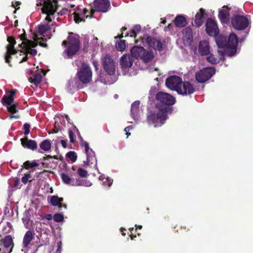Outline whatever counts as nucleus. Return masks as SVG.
<instances>
[{
  "label": "nucleus",
  "mask_w": 253,
  "mask_h": 253,
  "mask_svg": "<svg viewBox=\"0 0 253 253\" xmlns=\"http://www.w3.org/2000/svg\"><path fill=\"white\" fill-rule=\"evenodd\" d=\"M24 33L19 36L20 41H22V42L18 45V48L15 49L14 45L16 44V41L12 37H7V41L9 43L6 46V52L4 56L5 62L9 64V66H11L10 62L11 59V56L16 54L18 51H20L21 52H24L26 55L24 56L20 63L25 62L27 60V55L30 54L32 56H35L37 54V50L32 49V48L35 47L37 46L38 43L43 47H46L47 44L46 43H42L41 42V40L43 41H46V40L43 38H38L37 36L34 35L33 39L34 41L28 40L26 38Z\"/></svg>",
  "instance_id": "1"
},
{
  "label": "nucleus",
  "mask_w": 253,
  "mask_h": 253,
  "mask_svg": "<svg viewBox=\"0 0 253 253\" xmlns=\"http://www.w3.org/2000/svg\"><path fill=\"white\" fill-rule=\"evenodd\" d=\"M215 41L219 47L227 48L228 55L232 56L235 54L238 42V38L235 34H230L228 41L226 37L221 36L216 37Z\"/></svg>",
  "instance_id": "2"
},
{
  "label": "nucleus",
  "mask_w": 253,
  "mask_h": 253,
  "mask_svg": "<svg viewBox=\"0 0 253 253\" xmlns=\"http://www.w3.org/2000/svg\"><path fill=\"white\" fill-rule=\"evenodd\" d=\"M56 0H37L38 5H42V10L46 14L45 20L48 22L52 21V16L56 11Z\"/></svg>",
  "instance_id": "3"
},
{
  "label": "nucleus",
  "mask_w": 253,
  "mask_h": 253,
  "mask_svg": "<svg viewBox=\"0 0 253 253\" xmlns=\"http://www.w3.org/2000/svg\"><path fill=\"white\" fill-rule=\"evenodd\" d=\"M158 111L149 114L147 117V121L149 124L160 123V126L164 124L163 122L167 119L169 108L166 106L159 107L157 105Z\"/></svg>",
  "instance_id": "4"
},
{
  "label": "nucleus",
  "mask_w": 253,
  "mask_h": 253,
  "mask_svg": "<svg viewBox=\"0 0 253 253\" xmlns=\"http://www.w3.org/2000/svg\"><path fill=\"white\" fill-rule=\"evenodd\" d=\"M132 56L135 59L140 58L145 63L152 61L154 57L153 51L146 50L141 46H134L131 49Z\"/></svg>",
  "instance_id": "5"
},
{
  "label": "nucleus",
  "mask_w": 253,
  "mask_h": 253,
  "mask_svg": "<svg viewBox=\"0 0 253 253\" xmlns=\"http://www.w3.org/2000/svg\"><path fill=\"white\" fill-rule=\"evenodd\" d=\"M68 44L67 49L64 52L67 58H72L80 49V42L77 37L70 35L68 37Z\"/></svg>",
  "instance_id": "6"
},
{
  "label": "nucleus",
  "mask_w": 253,
  "mask_h": 253,
  "mask_svg": "<svg viewBox=\"0 0 253 253\" xmlns=\"http://www.w3.org/2000/svg\"><path fill=\"white\" fill-rule=\"evenodd\" d=\"M79 80L83 84L89 83L92 79V73L90 67L86 63H83L77 72Z\"/></svg>",
  "instance_id": "7"
},
{
  "label": "nucleus",
  "mask_w": 253,
  "mask_h": 253,
  "mask_svg": "<svg viewBox=\"0 0 253 253\" xmlns=\"http://www.w3.org/2000/svg\"><path fill=\"white\" fill-rule=\"evenodd\" d=\"M102 62L103 69L108 74L113 75L115 74L118 63L110 55H106L104 57Z\"/></svg>",
  "instance_id": "8"
},
{
  "label": "nucleus",
  "mask_w": 253,
  "mask_h": 253,
  "mask_svg": "<svg viewBox=\"0 0 253 253\" xmlns=\"http://www.w3.org/2000/svg\"><path fill=\"white\" fill-rule=\"evenodd\" d=\"M215 71L213 67L203 68L196 73V79L199 83H205L214 74Z\"/></svg>",
  "instance_id": "9"
},
{
  "label": "nucleus",
  "mask_w": 253,
  "mask_h": 253,
  "mask_svg": "<svg viewBox=\"0 0 253 253\" xmlns=\"http://www.w3.org/2000/svg\"><path fill=\"white\" fill-rule=\"evenodd\" d=\"M110 6V2L108 0H95L93 2V6L90 11L91 15L95 11L106 12Z\"/></svg>",
  "instance_id": "10"
},
{
  "label": "nucleus",
  "mask_w": 253,
  "mask_h": 253,
  "mask_svg": "<svg viewBox=\"0 0 253 253\" xmlns=\"http://www.w3.org/2000/svg\"><path fill=\"white\" fill-rule=\"evenodd\" d=\"M232 24L236 29H245L249 24L248 19L244 16L235 15L231 20Z\"/></svg>",
  "instance_id": "11"
},
{
  "label": "nucleus",
  "mask_w": 253,
  "mask_h": 253,
  "mask_svg": "<svg viewBox=\"0 0 253 253\" xmlns=\"http://www.w3.org/2000/svg\"><path fill=\"white\" fill-rule=\"evenodd\" d=\"M16 91L15 90H12L10 92L8 96L4 95L1 99L2 101L6 104L7 110L11 114L16 113L18 110L16 108V105L14 104L13 96L15 95Z\"/></svg>",
  "instance_id": "12"
},
{
  "label": "nucleus",
  "mask_w": 253,
  "mask_h": 253,
  "mask_svg": "<svg viewBox=\"0 0 253 253\" xmlns=\"http://www.w3.org/2000/svg\"><path fill=\"white\" fill-rule=\"evenodd\" d=\"M81 139L82 140L81 145L84 147L87 158L86 161H84V163L88 165L89 163L91 164L94 162L96 163L94 152L89 148L88 143L87 142L83 141L82 138H81Z\"/></svg>",
  "instance_id": "13"
},
{
  "label": "nucleus",
  "mask_w": 253,
  "mask_h": 253,
  "mask_svg": "<svg viewBox=\"0 0 253 253\" xmlns=\"http://www.w3.org/2000/svg\"><path fill=\"white\" fill-rule=\"evenodd\" d=\"M182 82V79L178 76H172L168 78L166 81V86L171 90L177 91Z\"/></svg>",
  "instance_id": "14"
},
{
  "label": "nucleus",
  "mask_w": 253,
  "mask_h": 253,
  "mask_svg": "<svg viewBox=\"0 0 253 253\" xmlns=\"http://www.w3.org/2000/svg\"><path fill=\"white\" fill-rule=\"evenodd\" d=\"M156 99L161 103L167 105H172L175 102V98L172 96L163 92H159L157 94Z\"/></svg>",
  "instance_id": "15"
},
{
  "label": "nucleus",
  "mask_w": 253,
  "mask_h": 253,
  "mask_svg": "<svg viewBox=\"0 0 253 253\" xmlns=\"http://www.w3.org/2000/svg\"><path fill=\"white\" fill-rule=\"evenodd\" d=\"M61 178L64 183L72 186H90L91 185V183L87 182V184H85L84 181L80 179L75 181L73 178H71L68 175L65 173L61 174Z\"/></svg>",
  "instance_id": "16"
},
{
  "label": "nucleus",
  "mask_w": 253,
  "mask_h": 253,
  "mask_svg": "<svg viewBox=\"0 0 253 253\" xmlns=\"http://www.w3.org/2000/svg\"><path fill=\"white\" fill-rule=\"evenodd\" d=\"M195 91L193 85L189 82H181L179 87L177 88V93L179 94L187 95L193 93Z\"/></svg>",
  "instance_id": "17"
},
{
  "label": "nucleus",
  "mask_w": 253,
  "mask_h": 253,
  "mask_svg": "<svg viewBox=\"0 0 253 253\" xmlns=\"http://www.w3.org/2000/svg\"><path fill=\"white\" fill-rule=\"evenodd\" d=\"M207 33L211 36L216 37L219 33V29L216 22L209 18L207 20L206 23Z\"/></svg>",
  "instance_id": "18"
},
{
  "label": "nucleus",
  "mask_w": 253,
  "mask_h": 253,
  "mask_svg": "<svg viewBox=\"0 0 253 253\" xmlns=\"http://www.w3.org/2000/svg\"><path fill=\"white\" fill-rule=\"evenodd\" d=\"M135 57L132 54H124L120 58V64L123 69H126L132 66Z\"/></svg>",
  "instance_id": "19"
},
{
  "label": "nucleus",
  "mask_w": 253,
  "mask_h": 253,
  "mask_svg": "<svg viewBox=\"0 0 253 253\" xmlns=\"http://www.w3.org/2000/svg\"><path fill=\"white\" fill-rule=\"evenodd\" d=\"M147 42L149 46L155 50H161L163 48V44L161 41L153 38L148 37L147 39Z\"/></svg>",
  "instance_id": "20"
},
{
  "label": "nucleus",
  "mask_w": 253,
  "mask_h": 253,
  "mask_svg": "<svg viewBox=\"0 0 253 253\" xmlns=\"http://www.w3.org/2000/svg\"><path fill=\"white\" fill-rule=\"evenodd\" d=\"M199 51L201 55H206L210 53V45L207 41L204 40L199 42Z\"/></svg>",
  "instance_id": "21"
},
{
  "label": "nucleus",
  "mask_w": 253,
  "mask_h": 253,
  "mask_svg": "<svg viewBox=\"0 0 253 253\" xmlns=\"http://www.w3.org/2000/svg\"><path fill=\"white\" fill-rule=\"evenodd\" d=\"M21 144L24 148L32 149H37V144L35 140L28 139L27 137L21 139Z\"/></svg>",
  "instance_id": "22"
},
{
  "label": "nucleus",
  "mask_w": 253,
  "mask_h": 253,
  "mask_svg": "<svg viewBox=\"0 0 253 253\" xmlns=\"http://www.w3.org/2000/svg\"><path fill=\"white\" fill-rule=\"evenodd\" d=\"M43 71H38L37 72L34 73L29 78V80L30 82L34 84L35 85L39 84L42 80V74Z\"/></svg>",
  "instance_id": "23"
},
{
  "label": "nucleus",
  "mask_w": 253,
  "mask_h": 253,
  "mask_svg": "<svg viewBox=\"0 0 253 253\" xmlns=\"http://www.w3.org/2000/svg\"><path fill=\"white\" fill-rule=\"evenodd\" d=\"M218 17L222 22L226 23L229 19V13L228 8L224 6L222 9L219 11Z\"/></svg>",
  "instance_id": "24"
},
{
  "label": "nucleus",
  "mask_w": 253,
  "mask_h": 253,
  "mask_svg": "<svg viewBox=\"0 0 253 253\" xmlns=\"http://www.w3.org/2000/svg\"><path fill=\"white\" fill-rule=\"evenodd\" d=\"M35 235L33 231L29 230L25 233L23 240V245L24 247H27L29 245L31 241L34 238Z\"/></svg>",
  "instance_id": "25"
},
{
  "label": "nucleus",
  "mask_w": 253,
  "mask_h": 253,
  "mask_svg": "<svg viewBox=\"0 0 253 253\" xmlns=\"http://www.w3.org/2000/svg\"><path fill=\"white\" fill-rule=\"evenodd\" d=\"M140 102L138 101H135L131 105V117L134 120L137 119V116L139 112V106Z\"/></svg>",
  "instance_id": "26"
},
{
  "label": "nucleus",
  "mask_w": 253,
  "mask_h": 253,
  "mask_svg": "<svg viewBox=\"0 0 253 253\" xmlns=\"http://www.w3.org/2000/svg\"><path fill=\"white\" fill-rule=\"evenodd\" d=\"M204 10L200 9V11L195 15V23L197 27L201 26L204 22Z\"/></svg>",
  "instance_id": "27"
},
{
  "label": "nucleus",
  "mask_w": 253,
  "mask_h": 253,
  "mask_svg": "<svg viewBox=\"0 0 253 253\" xmlns=\"http://www.w3.org/2000/svg\"><path fill=\"white\" fill-rule=\"evenodd\" d=\"M63 201L62 198H59L57 196L54 195L51 197L50 203L53 206H58L60 209L62 208V202Z\"/></svg>",
  "instance_id": "28"
},
{
  "label": "nucleus",
  "mask_w": 253,
  "mask_h": 253,
  "mask_svg": "<svg viewBox=\"0 0 253 253\" xmlns=\"http://www.w3.org/2000/svg\"><path fill=\"white\" fill-rule=\"evenodd\" d=\"M88 12V10L86 8H84L83 13H82L81 15L77 13H75L74 20L75 22L78 23L82 21H84V19H83V17L85 16V18H87L89 16L88 15H86V14Z\"/></svg>",
  "instance_id": "29"
},
{
  "label": "nucleus",
  "mask_w": 253,
  "mask_h": 253,
  "mask_svg": "<svg viewBox=\"0 0 253 253\" xmlns=\"http://www.w3.org/2000/svg\"><path fill=\"white\" fill-rule=\"evenodd\" d=\"M218 52L220 56L219 59L215 57L213 54H211L209 56L207 57V60L212 64H216L218 63L219 60L222 59L223 57V52L220 50H218Z\"/></svg>",
  "instance_id": "30"
},
{
  "label": "nucleus",
  "mask_w": 253,
  "mask_h": 253,
  "mask_svg": "<svg viewBox=\"0 0 253 253\" xmlns=\"http://www.w3.org/2000/svg\"><path fill=\"white\" fill-rule=\"evenodd\" d=\"M174 24L176 27H183L186 24V21L184 17L177 16L174 20Z\"/></svg>",
  "instance_id": "31"
},
{
  "label": "nucleus",
  "mask_w": 253,
  "mask_h": 253,
  "mask_svg": "<svg viewBox=\"0 0 253 253\" xmlns=\"http://www.w3.org/2000/svg\"><path fill=\"white\" fill-rule=\"evenodd\" d=\"M40 148L45 151H49L51 148L50 141L48 140L43 141L40 144Z\"/></svg>",
  "instance_id": "32"
},
{
  "label": "nucleus",
  "mask_w": 253,
  "mask_h": 253,
  "mask_svg": "<svg viewBox=\"0 0 253 253\" xmlns=\"http://www.w3.org/2000/svg\"><path fill=\"white\" fill-rule=\"evenodd\" d=\"M50 29V26L48 24H43L40 25L39 27V33L41 35H42L46 33L47 31Z\"/></svg>",
  "instance_id": "33"
},
{
  "label": "nucleus",
  "mask_w": 253,
  "mask_h": 253,
  "mask_svg": "<svg viewBox=\"0 0 253 253\" xmlns=\"http://www.w3.org/2000/svg\"><path fill=\"white\" fill-rule=\"evenodd\" d=\"M99 180H102V184L104 185H107L108 187H110L112 183H113V180L109 179L108 177H106L105 178L104 176L103 175H100L99 176Z\"/></svg>",
  "instance_id": "34"
},
{
  "label": "nucleus",
  "mask_w": 253,
  "mask_h": 253,
  "mask_svg": "<svg viewBox=\"0 0 253 253\" xmlns=\"http://www.w3.org/2000/svg\"><path fill=\"white\" fill-rule=\"evenodd\" d=\"M24 165L26 169H28L29 168H32L35 167H38L39 166V164L36 161H34L32 162L27 161L24 163Z\"/></svg>",
  "instance_id": "35"
},
{
  "label": "nucleus",
  "mask_w": 253,
  "mask_h": 253,
  "mask_svg": "<svg viewBox=\"0 0 253 253\" xmlns=\"http://www.w3.org/2000/svg\"><path fill=\"white\" fill-rule=\"evenodd\" d=\"M126 47L125 41L120 40L116 43V47L118 50L123 51Z\"/></svg>",
  "instance_id": "36"
},
{
  "label": "nucleus",
  "mask_w": 253,
  "mask_h": 253,
  "mask_svg": "<svg viewBox=\"0 0 253 253\" xmlns=\"http://www.w3.org/2000/svg\"><path fill=\"white\" fill-rule=\"evenodd\" d=\"M141 30V26L139 25L134 26L130 32V36L135 37V36L140 32Z\"/></svg>",
  "instance_id": "37"
},
{
  "label": "nucleus",
  "mask_w": 253,
  "mask_h": 253,
  "mask_svg": "<svg viewBox=\"0 0 253 253\" xmlns=\"http://www.w3.org/2000/svg\"><path fill=\"white\" fill-rule=\"evenodd\" d=\"M66 157L69 158L72 162H74L77 160V156L75 152L70 151L66 154Z\"/></svg>",
  "instance_id": "38"
},
{
  "label": "nucleus",
  "mask_w": 253,
  "mask_h": 253,
  "mask_svg": "<svg viewBox=\"0 0 253 253\" xmlns=\"http://www.w3.org/2000/svg\"><path fill=\"white\" fill-rule=\"evenodd\" d=\"M77 172L81 177H85L87 175V171L82 168L78 169Z\"/></svg>",
  "instance_id": "39"
},
{
  "label": "nucleus",
  "mask_w": 253,
  "mask_h": 253,
  "mask_svg": "<svg viewBox=\"0 0 253 253\" xmlns=\"http://www.w3.org/2000/svg\"><path fill=\"white\" fill-rule=\"evenodd\" d=\"M53 220L56 222H61L63 220V215L60 213H56L53 215Z\"/></svg>",
  "instance_id": "40"
},
{
  "label": "nucleus",
  "mask_w": 253,
  "mask_h": 253,
  "mask_svg": "<svg viewBox=\"0 0 253 253\" xmlns=\"http://www.w3.org/2000/svg\"><path fill=\"white\" fill-rule=\"evenodd\" d=\"M30 126L29 124L26 123L24 125L23 129L24 130V134L28 135L30 132Z\"/></svg>",
  "instance_id": "41"
},
{
  "label": "nucleus",
  "mask_w": 253,
  "mask_h": 253,
  "mask_svg": "<svg viewBox=\"0 0 253 253\" xmlns=\"http://www.w3.org/2000/svg\"><path fill=\"white\" fill-rule=\"evenodd\" d=\"M69 136L70 142L74 143L75 142V139L74 138V135L71 130H69Z\"/></svg>",
  "instance_id": "42"
},
{
  "label": "nucleus",
  "mask_w": 253,
  "mask_h": 253,
  "mask_svg": "<svg viewBox=\"0 0 253 253\" xmlns=\"http://www.w3.org/2000/svg\"><path fill=\"white\" fill-rule=\"evenodd\" d=\"M29 176H30L29 174H25L24 176H23L22 177V179H21L22 182L24 184L27 183V182H28V181L29 180Z\"/></svg>",
  "instance_id": "43"
},
{
  "label": "nucleus",
  "mask_w": 253,
  "mask_h": 253,
  "mask_svg": "<svg viewBox=\"0 0 253 253\" xmlns=\"http://www.w3.org/2000/svg\"><path fill=\"white\" fill-rule=\"evenodd\" d=\"M58 245V249L56 251V253H60V252L61 251V248H62V243L61 241L57 243Z\"/></svg>",
  "instance_id": "44"
},
{
  "label": "nucleus",
  "mask_w": 253,
  "mask_h": 253,
  "mask_svg": "<svg viewBox=\"0 0 253 253\" xmlns=\"http://www.w3.org/2000/svg\"><path fill=\"white\" fill-rule=\"evenodd\" d=\"M132 128V127L131 126H128L126 127L125 128V131L126 132V134L127 135V137L130 135V133L128 132V131H129Z\"/></svg>",
  "instance_id": "45"
},
{
  "label": "nucleus",
  "mask_w": 253,
  "mask_h": 253,
  "mask_svg": "<svg viewBox=\"0 0 253 253\" xmlns=\"http://www.w3.org/2000/svg\"><path fill=\"white\" fill-rule=\"evenodd\" d=\"M61 144L62 146V147L64 148H66L67 147V140H61L60 141Z\"/></svg>",
  "instance_id": "46"
},
{
  "label": "nucleus",
  "mask_w": 253,
  "mask_h": 253,
  "mask_svg": "<svg viewBox=\"0 0 253 253\" xmlns=\"http://www.w3.org/2000/svg\"><path fill=\"white\" fill-rule=\"evenodd\" d=\"M20 117L19 115H14V114H12V115L9 117V119H12L13 118L19 119Z\"/></svg>",
  "instance_id": "47"
},
{
  "label": "nucleus",
  "mask_w": 253,
  "mask_h": 253,
  "mask_svg": "<svg viewBox=\"0 0 253 253\" xmlns=\"http://www.w3.org/2000/svg\"><path fill=\"white\" fill-rule=\"evenodd\" d=\"M45 218L48 220H51L52 219V215L50 214H46Z\"/></svg>",
  "instance_id": "48"
},
{
  "label": "nucleus",
  "mask_w": 253,
  "mask_h": 253,
  "mask_svg": "<svg viewBox=\"0 0 253 253\" xmlns=\"http://www.w3.org/2000/svg\"><path fill=\"white\" fill-rule=\"evenodd\" d=\"M20 4V2H19V1H16L14 3V2H12V6L13 7H15L16 8V7L18 5H19Z\"/></svg>",
  "instance_id": "49"
},
{
  "label": "nucleus",
  "mask_w": 253,
  "mask_h": 253,
  "mask_svg": "<svg viewBox=\"0 0 253 253\" xmlns=\"http://www.w3.org/2000/svg\"><path fill=\"white\" fill-rule=\"evenodd\" d=\"M172 26H173L172 24H169L168 27L165 28V30H167V29L170 30Z\"/></svg>",
  "instance_id": "50"
},
{
  "label": "nucleus",
  "mask_w": 253,
  "mask_h": 253,
  "mask_svg": "<svg viewBox=\"0 0 253 253\" xmlns=\"http://www.w3.org/2000/svg\"><path fill=\"white\" fill-rule=\"evenodd\" d=\"M93 65H94V66L95 68V70H97L98 69V63L97 62H96L95 61L93 62Z\"/></svg>",
  "instance_id": "51"
},
{
  "label": "nucleus",
  "mask_w": 253,
  "mask_h": 253,
  "mask_svg": "<svg viewBox=\"0 0 253 253\" xmlns=\"http://www.w3.org/2000/svg\"><path fill=\"white\" fill-rule=\"evenodd\" d=\"M67 44V41H64L63 42H62V45H65Z\"/></svg>",
  "instance_id": "52"
},
{
  "label": "nucleus",
  "mask_w": 253,
  "mask_h": 253,
  "mask_svg": "<svg viewBox=\"0 0 253 253\" xmlns=\"http://www.w3.org/2000/svg\"><path fill=\"white\" fill-rule=\"evenodd\" d=\"M62 207H64L65 209H67V205L66 204H62Z\"/></svg>",
  "instance_id": "53"
},
{
  "label": "nucleus",
  "mask_w": 253,
  "mask_h": 253,
  "mask_svg": "<svg viewBox=\"0 0 253 253\" xmlns=\"http://www.w3.org/2000/svg\"><path fill=\"white\" fill-rule=\"evenodd\" d=\"M166 20H163L162 21V23L163 24H165V23H166Z\"/></svg>",
  "instance_id": "54"
},
{
  "label": "nucleus",
  "mask_w": 253,
  "mask_h": 253,
  "mask_svg": "<svg viewBox=\"0 0 253 253\" xmlns=\"http://www.w3.org/2000/svg\"><path fill=\"white\" fill-rule=\"evenodd\" d=\"M71 84H73V81H69V84L70 85Z\"/></svg>",
  "instance_id": "55"
},
{
  "label": "nucleus",
  "mask_w": 253,
  "mask_h": 253,
  "mask_svg": "<svg viewBox=\"0 0 253 253\" xmlns=\"http://www.w3.org/2000/svg\"><path fill=\"white\" fill-rule=\"evenodd\" d=\"M118 95L117 94H115V95H114V97H115V98H118Z\"/></svg>",
  "instance_id": "56"
},
{
  "label": "nucleus",
  "mask_w": 253,
  "mask_h": 253,
  "mask_svg": "<svg viewBox=\"0 0 253 253\" xmlns=\"http://www.w3.org/2000/svg\"><path fill=\"white\" fill-rule=\"evenodd\" d=\"M97 40H98V39L97 38H94L93 39L94 41H97Z\"/></svg>",
  "instance_id": "57"
},
{
  "label": "nucleus",
  "mask_w": 253,
  "mask_h": 253,
  "mask_svg": "<svg viewBox=\"0 0 253 253\" xmlns=\"http://www.w3.org/2000/svg\"><path fill=\"white\" fill-rule=\"evenodd\" d=\"M126 27H123L122 28V30H124V31L126 30Z\"/></svg>",
  "instance_id": "58"
},
{
  "label": "nucleus",
  "mask_w": 253,
  "mask_h": 253,
  "mask_svg": "<svg viewBox=\"0 0 253 253\" xmlns=\"http://www.w3.org/2000/svg\"><path fill=\"white\" fill-rule=\"evenodd\" d=\"M56 125H58V124H57V123L56 122H55V127L56 128V127H57V126Z\"/></svg>",
  "instance_id": "59"
},
{
  "label": "nucleus",
  "mask_w": 253,
  "mask_h": 253,
  "mask_svg": "<svg viewBox=\"0 0 253 253\" xmlns=\"http://www.w3.org/2000/svg\"><path fill=\"white\" fill-rule=\"evenodd\" d=\"M17 23H18L17 20V21H16L15 22V26H16V25H17Z\"/></svg>",
  "instance_id": "60"
},
{
  "label": "nucleus",
  "mask_w": 253,
  "mask_h": 253,
  "mask_svg": "<svg viewBox=\"0 0 253 253\" xmlns=\"http://www.w3.org/2000/svg\"><path fill=\"white\" fill-rule=\"evenodd\" d=\"M122 235H126V233H125V232H123L122 231Z\"/></svg>",
  "instance_id": "61"
},
{
  "label": "nucleus",
  "mask_w": 253,
  "mask_h": 253,
  "mask_svg": "<svg viewBox=\"0 0 253 253\" xmlns=\"http://www.w3.org/2000/svg\"><path fill=\"white\" fill-rule=\"evenodd\" d=\"M66 119H67V120L69 119V118H68V117L67 116H66Z\"/></svg>",
  "instance_id": "62"
},
{
  "label": "nucleus",
  "mask_w": 253,
  "mask_h": 253,
  "mask_svg": "<svg viewBox=\"0 0 253 253\" xmlns=\"http://www.w3.org/2000/svg\"><path fill=\"white\" fill-rule=\"evenodd\" d=\"M138 227H139V228H140V229L142 228V226H141V225H139Z\"/></svg>",
  "instance_id": "63"
},
{
  "label": "nucleus",
  "mask_w": 253,
  "mask_h": 253,
  "mask_svg": "<svg viewBox=\"0 0 253 253\" xmlns=\"http://www.w3.org/2000/svg\"><path fill=\"white\" fill-rule=\"evenodd\" d=\"M157 126V125H155V127H156Z\"/></svg>",
  "instance_id": "64"
}]
</instances>
